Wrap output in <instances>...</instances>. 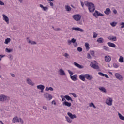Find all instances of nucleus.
<instances>
[{
	"mask_svg": "<svg viewBox=\"0 0 124 124\" xmlns=\"http://www.w3.org/2000/svg\"><path fill=\"white\" fill-rule=\"evenodd\" d=\"M85 4L86 6L88 7V10H89V12H94V10H95V6H94V4L90 2H85Z\"/></svg>",
	"mask_w": 124,
	"mask_h": 124,
	"instance_id": "f257e3e1",
	"label": "nucleus"
},
{
	"mask_svg": "<svg viewBox=\"0 0 124 124\" xmlns=\"http://www.w3.org/2000/svg\"><path fill=\"white\" fill-rule=\"evenodd\" d=\"M81 18H82V16L79 14H76L73 16V18L77 22L80 21L81 20Z\"/></svg>",
	"mask_w": 124,
	"mask_h": 124,
	"instance_id": "f03ea898",
	"label": "nucleus"
},
{
	"mask_svg": "<svg viewBox=\"0 0 124 124\" xmlns=\"http://www.w3.org/2000/svg\"><path fill=\"white\" fill-rule=\"evenodd\" d=\"M7 98H8V97L4 94L0 95V101H1L2 102L6 101Z\"/></svg>",
	"mask_w": 124,
	"mask_h": 124,
	"instance_id": "7ed1b4c3",
	"label": "nucleus"
},
{
	"mask_svg": "<svg viewBox=\"0 0 124 124\" xmlns=\"http://www.w3.org/2000/svg\"><path fill=\"white\" fill-rule=\"evenodd\" d=\"M106 103L107 105H109V106H111L113 104V99L111 98H108L106 99Z\"/></svg>",
	"mask_w": 124,
	"mask_h": 124,
	"instance_id": "20e7f679",
	"label": "nucleus"
},
{
	"mask_svg": "<svg viewBox=\"0 0 124 124\" xmlns=\"http://www.w3.org/2000/svg\"><path fill=\"white\" fill-rule=\"evenodd\" d=\"M45 98H46V99H48V100H51L52 98H53V96L48 93H45L44 95Z\"/></svg>",
	"mask_w": 124,
	"mask_h": 124,
	"instance_id": "39448f33",
	"label": "nucleus"
},
{
	"mask_svg": "<svg viewBox=\"0 0 124 124\" xmlns=\"http://www.w3.org/2000/svg\"><path fill=\"white\" fill-rule=\"evenodd\" d=\"M93 76L92 75H90L89 74H85V79H87V80H88V81H92L93 80Z\"/></svg>",
	"mask_w": 124,
	"mask_h": 124,
	"instance_id": "423d86ee",
	"label": "nucleus"
},
{
	"mask_svg": "<svg viewBox=\"0 0 124 124\" xmlns=\"http://www.w3.org/2000/svg\"><path fill=\"white\" fill-rule=\"evenodd\" d=\"M115 76L118 80H119V81H123V76L121 74L119 73H115Z\"/></svg>",
	"mask_w": 124,
	"mask_h": 124,
	"instance_id": "0eeeda50",
	"label": "nucleus"
},
{
	"mask_svg": "<svg viewBox=\"0 0 124 124\" xmlns=\"http://www.w3.org/2000/svg\"><path fill=\"white\" fill-rule=\"evenodd\" d=\"M67 115L72 120H73V119H76V118H77L75 114H72V113L70 112H68Z\"/></svg>",
	"mask_w": 124,
	"mask_h": 124,
	"instance_id": "6e6552de",
	"label": "nucleus"
},
{
	"mask_svg": "<svg viewBox=\"0 0 124 124\" xmlns=\"http://www.w3.org/2000/svg\"><path fill=\"white\" fill-rule=\"evenodd\" d=\"M70 77L72 81H77V80H78V76L76 74L73 76L71 75Z\"/></svg>",
	"mask_w": 124,
	"mask_h": 124,
	"instance_id": "1a4fd4ad",
	"label": "nucleus"
},
{
	"mask_svg": "<svg viewBox=\"0 0 124 124\" xmlns=\"http://www.w3.org/2000/svg\"><path fill=\"white\" fill-rule=\"evenodd\" d=\"M26 82L28 85H30V86H34V83H33L32 81L30 78H27L26 80Z\"/></svg>",
	"mask_w": 124,
	"mask_h": 124,
	"instance_id": "9d476101",
	"label": "nucleus"
},
{
	"mask_svg": "<svg viewBox=\"0 0 124 124\" xmlns=\"http://www.w3.org/2000/svg\"><path fill=\"white\" fill-rule=\"evenodd\" d=\"M79 78L81 81L85 82L86 81V75H80L79 76Z\"/></svg>",
	"mask_w": 124,
	"mask_h": 124,
	"instance_id": "9b49d317",
	"label": "nucleus"
},
{
	"mask_svg": "<svg viewBox=\"0 0 124 124\" xmlns=\"http://www.w3.org/2000/svg\"><path fill=\"white\" fill-rule=\"evenodd\" d=\"M111 58L110 56L107 55L105 56V61L106 62H111Z\"/></svg>",
	"mask_w": 124,
	"mask_h": 124,
	"instance_id": "f8f14e48",
	"label": "nucleus"
},
{
	"mask_svg": "<svg viewBox=\"0 0 124 124\" xmlns=\"http://www.w3.org/2000/svg\"><path fill=\"white\" fill-rule=\"evenodd\" d=\"M90 66L92 67V68H94V69H98V68H99L98 65L93 64L92 62H91Z\"/></svg>",
	"mask_w": 124,
	"mask_h": 124,
	"instance_id": "ddd939ff",
	"label": "nucleus"
},
{
	"mask_svg": "<svg viewBox=\"0 0 124 124\" xmlns=\"http://www.w3.org/2000/svg\"><path fill=\"white\" fill-rule=\"evenodd\" d=\"M3 19L4 21H5L6 22L7 24H9V19L8 18V17L5 15H3Z\"/></svg>",
	"mask_w": 124,
	"mask_h": 124,
	"instance_id": "4468645a",
	"label": "nucleus"
},
{
	"mask_svg": "<svg viewBox=\"0 0 124 124\" xmlns=\"http://www.w3.org/2000/svg\"><path fill=\"white\" fill-rule=\"evenodd\" d=\"M72 29L74 30L75 31H80V32H84V30L79 27H73Z\"/></svg>",
	"mask_w": 124,
	"mask_h": 124,
	"instance_id": "2eb2a0df",
	"label": "nucleus"
},
{
	"mask_svg": "<svg viewBox=\"0 0 124 124\" xmlns=\"http://www.w3.org/2000/svg\"><path fill=\"white\" fill-rule=\"evenodd\" d=\"M108 39L109 40H112V41H117V37L114 36H110L108 37Z\"/></svg>",
	"mask_w": 124,
	"mask_h": 124,
	"instance_id": "dca6fc26",
	"label": "nucleus"
},
{
	"mask_svg": "<svg viewBox=\"0 0 124 124\" xmlns=\"http://www.w3.org/2000/svg\"><path fill=\"white\" fill-rule=\"evenodd\" d=\"M13 123H20V120L18 119V117H15L13 118Z\"/></svg>",
	"mask_w": 124,
	"mask_h": 124,
	"instance_id": "f3484780",
	"label": "nucleus"
},
{
	"mask_svg": "<svg viewBox=\"0 0 124 124\" xmlns=\"http://www.w3.org/2000/svg\"><path fill=\"white\" fill-rule=\"evenodd\" d=\"M63 105H64L65 106H67L68 107H70L71 106V103H69L65 101L63 103Z\"/></svg>",
	"mask_w": 124,
	"mask_h": 124,
	"instance_id": "a211bd4d",
	"label": "nucleus"
},
{
	"mask_svg": "<svg viewBox=\"0 0 124 124\" xmlns=\"http://www.w3.org/2000/svg\"><path fill=\"white\" fill-rule=\"evenodd\" d=\"M104 13H105L106 15H109V14L111 13V10L110 9V8H108L105 11Z\"/></svg>",
	"mask_w": 124,
	"mask_h": 124,
	"instance_id": "6ab92c4d",
	"label": "nucleus"
},
{
	"mask_svg": "<svg viewBox=\"0 0 124 124\" xmlns=\"http://www.w3.org/2000/svg\"><path fill=\"white\" fill-rule=\"evenodd\" d=\"M96 15L97 16H101V17H103V16H104V15L98 12L97 11H95V13L94 14V16H95Z\"/></svg>",
	"mask_w": 124,
	"mask_h": 124,
	"instance_id": "aec40b11",
	"label": "nucleus"
},
{
	"mask_svg": "<svg viewBox=\"0 0 124 124\" xmlns=\"http://www.w3.org/2000/svg\"><path fill=\"white\" fill-rule=\"evenodd\" d=\"M38 90H42V89H45V86L43 85L40 84L37 86Z\"/></svg>",
	"mask_w": 124,
	"mask_h": 124,
	"instance_id": "412c9836",
	"label": "nucleus"
},
{
	"mask_svg": "<svg viewBox=\"0 0 124 124\" xmlns=\"http://www.w3.org/2000/svg\"><path fill=\"white\" fill-rule=\"evenodd\" d=\"M27 41L28 43H30V44H31L32 45H34L35 44H36V42L31 41V40L29 39V38H27Z\"/></svg>",
	"mask_w": 124,
	"mask_h": 124,
	"instance_id": "4be33fe9",
	"label": "nucleus"
},
{
	"mask_svg": "<svg viewBox=\"0 0 124 124\" xmlns=\"http://www.w3.org/2000/svg\"><path fill=\"white\" fill-rule=\"evenodd\" d=\"M99 90L103 93H106V89L104 87H99Z\"/></svg>",
	"mask_w": 124,
	"mask_h": 124,
	"instance_id": "5701e85b",
	"label": "nucleus"
},
{
	"mask_svg": "<svg viewBox=\"0 0 124 124\" xmlns=\"http://www.w3.org/2000/svg\"><path fill=\"white\" fill-rule=\"evenodd\" d=\"M64 98H66V99L68 101L71 100V101H73V100L72 99V98H71V97H70V96L68 95L64 96Z\"/></svg>",
	"mask_w": 124,
	"mask_h": 124,
	"instance_id": "b1692460",
	"label": "nucleus"
},
{
	"mask_svg": "<svg viewBox=\"0 0 124 124\" xmlns=\"http://www.w3.org/2000/svg\"><path fill=\"white\" fill-rule=\"evenodd\" d=\"M59 72L60 75H65V72H64V71L62 69H60L59 70Z\"/></svg>",
	"mask_w": 124,
	"mask_h": 124,
	"instance_id": "393cba45",
	"label": "nucleus"
},
{
	"mask_svg": "<svg viewBox=\"0 0 124 124\" xmlns=\"http://www.w3.org/2000/svg\"><path fill=\"white\" fill-rule=\"evenodd\" d=\"M108 45L109 46V47H116V45L115 44L111 43V42H108Z\"/></svg>",
	"mask_w": 124,
	"mask_h": 124,
	"instance_id": "a878e982",
	"label": "nucleus"
},
{
	"mask_svg": "<svg viewBox=\"0 0 124 124\" xmlns=\"http://www.w3.org/2000/svg\"><path fill=\"white\" fill-rule=\"evenodd\" d=\"M97 42H98L99 43H103V41H104V40L103 39V38H99L97 40Z\"/></svg>",
	"mask_w": 124,
	"mask_h": 124,
	"instance_id": "bb28decb",
	"label": "nucleus"
},
{
	"mask_svg": "<svg viewBox=\"0 0 124 124\" xmlns=\"http://www.w3.org/2000/svg\"><path fill=\"white\" fill-rule=\"evenodd\" d=\"M40 7H41V8H43L44 11H46V10H48L47 7H44L42 4H40Z\"/></svg>",
	"mask_w": 124,
	"mask_h": 124,
	"instance_id": "cd10ccee",
	"label": "nucleus"
},
{
	"mask_svg": "<svg viewBox=\"0 0 124 124\" xmlns=\"http://www.w3.org/2000/svg\"><path fill=\"white\" fill-rule=\"evenodd\" d=\"M118 116L119 117V119L120 120H122V121H124V117L120 113V112H118Z\"/></svg>",
	"mask_w": 124,
	"mask_h": 124,
	"instance_id": "c85d7f7f",
	"label": "nucleus"
},
{
	"mask_svg": "<svg viewBox=\"0 0 124 124\" xmlns=\"http://www.w3.org/2000/svg\"><path fill=\"white\" fill-rule=\"evenodd\" d=\"M46 91H54V88H53V87H46Z\"/></svg>",
	"mask_w": 124,
	"mask_h": 124,
	"instance_id": "c756f323",
	"label": "nucleus"
},
{
	"mask_svg": "<svg viewBox=\"0 0 124 124\" xmlns=\"http://www.w3.org/2000/svg\"><path fill=\"white\" fill-rule=\"evenodd\" d=\"M117 24H118V23L117 22H115V21L110 23V25H111V26H112V27H116V26H117Z\"/></svg>",
	"mask_w": 124,
	"mask_h": 124,
	"instance_id": "7c9ffc66",
	"label": "nucleus"
},
{
	"mask_svg": "<svg viewBox=\"0 0 124 124\" xmlns=\"http://www.w3.org/2000/svg\"><path fill=\"white\" fill-rule=\"evenodd\" d=\"M6 52L7 53H12V52H13V49H9V48H6Z\"/></svg>",
	"mask_w": 124,
	"mask_h": 124,
	"instance_id": "2f4dec72",
	"label": "nucleus"
},
{
	"mask_svg": "<svg viewBox=\"0 0 124 124\" xmlns=\"http://www.w3.org/2000/svg\"><path fill=\"white\" fill-rule=\"evenodd\" d=\"M119 62H124V57L123 56H120L119 60Z\"/></svg>",
	"mask_w": 124,
	"mask_h": 124,
	"instance_id": "473e14b6",
	"label": "nucleus"
},
{
	"mask_svg": "<svg viewBox=\"0 0 124 124\" xmlns=\"http://www.w3.org/2000/svg\"><path fill=\"white\" fill-rule=\"evenodd\" d=\"M65 9L67 11H70L71 10V7L69 6H65Z\"/></svg>",
	"mask_w": 124,
	"mask_h": 124,
	"instance_id": "72a5a7b5",
	"label": "nucleus"
},
{
	"mask_svg": "<svg viewBox=\"0 0 124 124\" xmlns=\"http://www.w3.org/2000/svg\"><path fill=\"white\" fill-rule=\"evenodd\" d=\"M89 106L90 107H93V108H96V107H95V105H94V104H93V103H91L89 104Z\"/></svg>",
	"mask_w": 124,
	"mask_h": 124,
	"instance_id": "f704fd0d",
	"label": "nucleus"
},
{
	"mask_svg": "<svg viewBox=\"0 0 124 124\" xmlns=\"http://www.w3.org/2000/svg\"><path fill=\"white\" fill-rule=\"evenodd\" d=\"M65 118H66V121H67V122H68V123H70L72 122V120H71L69 117H65Z\"/></svg>",
	"mask_w": 124,
	"mask_h": 124,
	"instance_id": "c9c22d12",
	"label": "nucleus"
},
{
	"mask_svg": "<svg viewBox=\"0 0 124 124\" xmlns=\"http://www.w3.org/2000/svg\"><path fill=\"white\" fill-rule=\"evenodd\" d=\"M65 58H66L67 59H69L70 58V56H69V54L67 53H65L64 55Z\"/></svg>",
	"mask_w": 124,
	"mask_h": 124,
	"instance_id": "e433bc0d",
	"label": "nucleus"
},
{
	"mask_svg": "<svg viewBox=\"0 0 124 124\" xmlns=\"http://www.w3.org/2000/svg\"><path fill=\"white\" fill-rule=\"evenodd\" d=\"M9 42H10V38H8L5 39V43L6 44H7Z\"/></svg>",
	"mask_w": 124,
	"mask_h": 124,
	"instance_id": "4c0bfd02",
	"label": "nucleus"
},
{
	"mask_svg": "<svg viewBox=\"0 0 124 124\" xmlns=\"http://www.w3.org/2000/svg\"><path fill=\"white\" fill-rule=\"evenodd\" d=\"M93 38H96L97 37V33L95 32H93Z\"/></svg>",
	"mask_w": 124,
	"mask_h": 124,
	"instance_id": "58836bf2",
	"label": "nucleus"
},
{
	"mask_svg": "<svg viewBox=\"0 0 124 124\" xmlns=\"http://www.w3.org/2000/svg\"><path fill=\"white\" fill-rule=\"evenodd\" d=\"M9 59L10 61H12L13 60V56L11 54L9 55Z\"/></svg>",
	"mask_w": 124,
	"mask_h": 124,
	"instance_id": "ea45409f",
	"label": "nucleus"
},
{
	"mask_svg": "<svg viewBox=\"0 0 124 124\" xmlns=\"http://www.w3.org/2000/svg\"><path fill=\"white\" fill-rule=\"evenodd\" d=\"M104 50H106L107 52H109V51H110V50L109 49V47H105L104 48Z\"/></svg>",
	"mask_w": 124,
	"mask_h": 124,
	"instance_id": "a19ab883",
	"label": "nucleus"
},
{
	"mask_svg": "<svg viewBox=\"0 0 124 124\" xmlns=\"http://www.w3.org/2000/svg\"><path fill=\"white\" fill-rule=\"evenodd\" d=\"M113 67H115V68H118V67H119V65L117 63H113Z\"/></svg>",
	"mask_w": 124,
	"mask_h": 124,
	"instance_id": "79ce46f5",
	"label": "nucleus"
},
{
	"mask_svg": "<svg viewBox=\"0 0 124 124\" xmlns=\"http://www.w3.org/2000/svg\"><path fill=\"white\" fill-rule=\"evenodd\" d=\"M70 94H71V95H73V96H74V97H75V98H76V97H77L76 94H75L74 93H70Z\"/></svg>",
	"mask_w": 124,
	"mask_h": 124,
	"instance_id": "37998d69",
	"label": "nucleus"
},
{
	"mask_svg": "<svg viewBox=\"0 0 124 124\" xmlns=\"http://www.w3.org/2000/svg\"><path fill=\"white\" fill-rule=\"evenodd\" d=\"M77 67H78V68H80V69H82V68H84V66L79 64Z\"/></svg>",
	"mask_w": 124,
	"mask_h": 124,
	"instance_id": "c03bdc74",
	"label": "nucleus"
},
{
	"mask_svg": "<svg viewBox=\"0 0 124 124\" xmlns=\"http://www.w3.org/2000/svg\"><path fill=\"white\" fill-rule=\"evenodd\" d=\"M78 52H82V51H83V49L80 47H78Z\"/></svg>",
	"mask_w": 124,
	"mask_h": 124,
	"instance_id": "a18cd8bd",
	"label": "nucleus"
},
{
	"mask_svg": "<svg viewBox=\"0 0 124 124\" xmlns=\"http://www.w3.org/2000/svg\"><path fill=\"white\" fill-rule=\"evenodd\" d=\"M87 59H92V57H91V55L89 53L87 54Z\"/></svg>",
	"mask_w": 124,
	"mask_h": 124,
	"instance_id": "49530a36",
	"label": "nucleus"
},
{
	"mask_svg": "<svg viewBox=\"0 0 124 124\" xmlns=\"http://www.w3.org/2000/svg\"><path fill=\"white\" fill-rule=\"evenodd\" d=\"M72 43H75L76 42V40L74 38L72 39L71 40Z\"/></svg>",
	"mask_w": 124,
	"mask_h": 124,
	"instance_id": "de8ad7c7",
	"label": "nucleus"
},
{
	"mask_svg": "<svg viewBox=\"0 0 124 124\" xmlns=\"http://www.w3.org/2000/svg\"><path fill=\"white\" fill-rule=\"evenodd\" d=\"M85 47H89L90 45L88 43H85Z\"/></svg>",
	"mask_w": 124,
	"mask_h": 124,
	"instance_id": "09e8293b",
	"label": "nucleus"
},
{
	"mask_svg": "<svg viewBox=\"0 0 124 124\" xmlns=\"http://www.w3.org/2000/svg\"><path fill=\"white\" fill-rule=\"evenodd\" d=\"M98 74H99V75H101V76H104L105 75V74H103V73H101V72H99V73H98Z\"/></svg>",
	"mask_w": 124,
	"mask_h": 124,
	"instance_id": "8fccbe9b",
	"label": "nucleus"
},
{
	"mask_svg": "<svg viewBox=\"0 0 124 124\" xmlns=\"http://www.w3.org/2000/svg\"><path fill=\"white\" fill-rule=\"evenodd\" d=\"M19 122L21 124H24V121H23V119L21 118H19Z\"/></svg>",
	"mask_w": 124,
	"mask_h": 124,
	"instance_id": "3c124183",
	"label": "nucleus"
},
{
	"mask_svg": "<svg viewBox=\"0 0 124 124\" xmlns=\"http://www.w3.org/2000/svg\"><path fill=\"white\" fill-rule=\"evenodd\" d=\"M121 25L122 26H121V28H122V29L124 28V22H122V23H121Z\"/></svg>",
	"mask_w": 124,
	"mask_h": 124,
	"instance_id": "603ef678",
	"label": "nucleus"
},
{
	"mask_svg": "<svg viewBox=\"0 0 124 124\" xmlns=\"http://www.w3.org/2000/svg\"><path fill=\"white\" fill-rule=\"evenodd\" d=\"M43 108L44 109H45V110H48V108H47V107H46V106H43Z\"/></svg>",
	"mask_w": 124,
	"mask_h": 124,
	"instance_id": "864d4df0",
	"label": "nucleus"
},
{
	"mask_svg": "<svg viewBox=\"0 0 124 124\" xmlns=\"http://www.w3.org/2000/svg\"><path fill=\"white\" fill-rule=\"evenodd\" d=\"M74 65H75V66H76L77 67H78V66L79 65V64H78V63L75 62H74Z\"/></svg>",
	"mask_w": 124,
	"mask_h": 124,
	"instance_id": "5fc2aeb1",
	"label": "nucleus"
},
{
	"mask_svg": "<svg viewBox=\"0 0 124 124\" xmlns=\"http://www.w3.org/2000/svg\"><path fill=\"white\" fill-rule=\"evenodd\" d=\"M90 54L91 55H92V56H94V51H91Z\"/></svg>",
	"mask_w": 124,
	"mask_h": 124,
	"instance_id": "6e6d98bb",
	"label": "nucleus"
},
{
	"mask_svg": "<svg viewBox=\"0 0 124 124\" xmlns=\"http://www.w3.org/2000/svg\"><path fill=\"white\" fill-rule=\"evenodd\" d=\"M68 72H69V74H70V75H73V72H71V71L68 70Z\"/></svg>",
	"mask_w": 124,
	"mask_h": 124,
	"instance_id": "4d7b16f0",
	"label": "nucleus"
},
{
	"mask_svg": "<svg viewBox=\"0 0 124 124\" xmlns=\"http://www.w3.org/2000/svg\"><path fill=\"white\" fill-rule=\"evenodd\" d=\"M113 13H114V14H117V10H116V9L113 10Z\"/></svg>",
	"mask_w": 124,
	"mask_h": 124,
	"instance_id": "13d9d810",
	"label": "nucleus"
},
{
	"mask_svg": "<svg viewBox=\"0 0 124 124\" xmlns=\"http://www.w3.org/2000/svg\"><path fill=\"white\" fill-rule=\"evenodd\" d=\"M0 5H4V3H3V2L0 0Z\"/></svg>",
	"mask_w": 124,
	"mask_h": 124,
	"instance_id": "bf43d9fd",
	"label": "nucleus"
},
{
	"mask_svg": "<svg viewBox=\"0 0 124 124\" xmlns=\"http://www.w3.org/2000/svg\"><path fill=\"white\" fill-rule=\"evenodd\" d=\"M68 44H71V43H72V42L71 41V40H68Z\"/></svg>",
	"mask_w": 124,
	"mask_h": 124,
	"instance_id": "052dcab7",
	"label": "nucleus"
},
{
	"mask_svg": "<svg viewBox=\"0 0 124 124\" xmlns=\"http://www.w3.org/2000/svg\"><path fill=\"white\" fill-rule=\"evenodd\" d=\"M50 6H54V4L52 2H50Z\"/></svg>",
	"mask_w": 124,
	"mask_h": 124,
	"instance_id": "680f3d73",
	"label": "nucleus"
},
{
	"mask_svg": "<svg viewBox=\"0 0 124 124\" xmlns=\"http://www.w3.org/2000/svg\"><path fill=\"white\" fill-rule=\"evenodd\" d=\"M0 57L1 58H3V57H5V55H3L2 54H1V55H0Z\"/></svg>",
	"mask_w": 124,
	"mask_h": 124,
	"instance_id": "e2e57ef3",
	"label": "nucleus"
},
{
	"mask_svg": "<svg viewBox=\"0 0 124 124\" xmlns=\"http://www.w3.org/2000/svg\"><path fill=\"white\" fill-rule=\"evenodd\" d=\"M105 77H106V78H109V76H108V75H107V74H105Z\"/></svg>",
	"mask_w": 124,
	"mask_h": 124,
	"instance_id": "0e129e2a",
	"label": "nucleus"
},
{
	"mask_svg": "<svg viewBox=\"0 0 124 124\" xmlns=\"http://www.w3.org/2000/svg\"><path fill=\"white\" fill-rule=\"evenodd\" d=\"M86 49L87 51H89V50H90V47H86Z\"/></svg>",
	"mask_w": 124,
	"mask_h": 124,
	"instance_id": "69168bd1",
	"label": "nucleus"
},
{
	"mask_svg": "<svg viewBox=\"0 0 124 124\" xmlns=\"http://www.w3.org/2000/svg\"><path fill=\"white\" fill-rule=\"evenodd\" d=\"M10 74L12 77H15V75H14V74Z\"/></svg>",
	"mask_w": 124,
	"mask_h": 124,
	"instance_id": "338daca9",
	"label": "nucleus"
},
{
	"mask_svg": "<svg viewBox=\"0 0 124 124\" xmlns=\"http://www.w3.org/2000/svg\"><path fill=\"white\" fill-rule=\"evenodd\" d=\"M81 4L82 7H84V3L83 2H81Z\"/></svg>",
	"mask_w": 124,
	"mask_h": 124,
	"instance_id": "774afa93",
	"label": "nucleus"
}]
</instances>
